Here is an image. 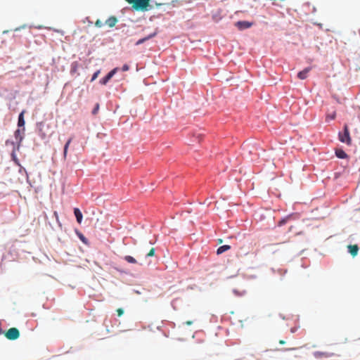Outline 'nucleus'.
<instances>
[{
	"mask_svg": "<svg viewBox=\"0 0 360 360\" xmlns=\"http://www.w3.org/2000/svg\"><path fill=\"white\" fill-rule=\"evenodd\" d=\"M169 5L166 4H153V9H150L151 15L150 16V20H161L165 19L164 16L169 14L167 11V8Z\"/></svg>",
	"mask_w": 360,
	"mask_h": 360,
	"instance_id": "nucleus-1",
	"label": "nucleus"
},
{
	"mask_svg": "<svg viewBox=\"0 0 360 360\" xmlns=\"http://www.w3.org/2000/svg\"><path fill=\"white\" fill-rule=\"evenodd\" d=\"M132 8L138 11H148L153 9L152 0H125Z\"/></svg>",
	"mask_w": 360,
	"mask_h": 360,
	"instance_id": "nucleus-2",
	"label": "nucleus"
},
{
	"mask_svg": "<svg viewBox=\"0 0 360 360\" xmlns=\"http://www.w3.org/2000/svg\"><path fill=\"white\" fill-rule=\"evenodd\" d=\"M339 139L340 141L342 143H345L347 145L351 144L352 140L349 136V129L347 125H345L344 127V132L339 134Z\"/></svg>",
	"mask_w": 360,
	"mask_h": 360,
	"instance_id": "nucleus-3",
	"label": "nucleus"
},
{
	"mask_svg": "<svg viewBox=\"0 0 360 360\" xmlns=\"http://www.w3.org/2000/svg\"><path fill=\"white\" fill-rule=\"evenodd\" d=\"M5 336L10 340H15L19 338L20 332L16 328H11L6 332Z\"/></svg>",
	"mask_w": 360,
	"mask_h": 360,
	"instance_id": "nucleus-4",
	"label": "nucleus"
},
{
	"mask_svg": "<svg viewBox=\"0 0 360 360\" xmlns=\"http://www.w3.org/2000/svg\"><path fill=\"white\" fill-rule=\"evenodd\" d=\"M117 70V68H115L113 70H112L110 72L108 73V75L105 77L101 79L100 83L103 85H105L108 82V81L115 75Z\"/></svg>",
	"mask_w": 360,
	"mask_h": 360,
	"instance_id": "nucleus-5",
	"label": "nucleus"
},
{
	"mask_svg": "<svg viewBox=\"0 0 360 360\" xmlns=\"http://www.w3.org/2000/svg\"><path fill=\"white\" fill-rule=\"evenodd\" d=\"M157 32H158V30L157 29H155L153 30V32H152L151 33H150L149 34H148L146 37L142 38V39H140L139 40H138L136 42V45H140L141 44H143V42H145L146 41L151 39L152 37H155L156 34H157Z\"/></svg>",
	"mask_w": 360,
	"mask_h": 360,
	"instance_id": "nucleus-6",
	"label": "nucleus"
},
{
	"mask_svg": "<svg viewBox=\"0 0 360 360\" xmlns=\"http://www.w3.org/2000/svg\"><path fill=\"white\" fill-rule=\"evenodd\" d=\"M347 249L352 257L356 256L359 250L357 245H349Z\"/></svg>",
	"mask_w": 360,
	"mask_h": 360,
	"instance_id": "nucleus-7",
	"label": "nucleus"
},
{
	"mask_svg": "<svg viewBox=\"0 0 360 360\" xmlns=\"http://www.w3.org/2000/svg\"><path fill=\"white\" fill-rule=\"evenodd\" d=\"M333 356V353L316 352H314V356L316 358H328Z\"/></svg>",
	"mask_w": 360,
	"mask_h": 360,
	"instance_id": "nucleus-8",
	"label": "nucleus"
},
{
	"mask_svg": "<svg viewBox=\"0 0 360 360\" xmlns=\"http://www.w3.org/2000/svg\"><path fill=\"white\" fill-rule=\"evenodd\" d=\"M74 214L75 215L77 223L80 224L82 221V218H83V216H82V214L79 208H75Z\"/></svg>",
	"mask_w": 360,
	"mask_h": 360,
	"instance_id": "nucleus-9",
	"label": "nucleus"
},
{
	"mask_svg": "<svg viewBox=\"0 0 360 360\" xmlns=\"http://www.w3.org/2000/svg\"><path fill=\"white\" fill-rule=\"evenodd\" d=\"M310 70H311L310 68H307L304 70H303L302 71H300V72H298V74H297L298 78L300 79H306L307 77V74L310 71Z\"/></svg>",
	"mask_w": 360,
	"mask_h": 360,
	"instance_id": "nucleus-10",
	"label": "nucleus"
},
{
	"mask_svg": "<svg viewBox=\"0 0 360 360\" xmlns=\"http://www.w3.org/2000/svg\"><path fill=\"white\" fill-rule=\"evenodd\" d=\"M72 141V138L70 137V139H68V140L67 141V142L65 143V144L64 146V150H63L64 159H66V158H67L68 150L69 146H70Z\"/></svg>",
	"mask_w": 360,
	"mask_h": 360,
	"instance_id": "nucleus-11",
	"label": "nucleus"
},
{
	"mask_svg": "<svg viewBox=\"0 0 360 360\" xmlns=\"http://www.w3.org/2000/svg\"><path fill=\"white\" fill-rule=\"evenodd\" d=\"M25 112V110H22L20 115H19V117H18V127H24L25 125V120H24V114Z\"/></svg>",
	"mask_w": 360,
	"mask_h": 360,
	"instance_id": "nucleus-12",
	"label": "nucleus"
},
{
	"mask_svg": "<svg viewBox=\"0 0 360 360\" xmlns=\"http://www.w3.org/2000/svg\"><path fill=\"white\" fill-rule=\"evenodd\" d=\"M230 249H231V246L228 245H224L220 246L217 250V255L222 254L223 252H224Z\"/></svg>",
	"mask_w": 360,
	"mask_h": 360,
	"instance_id": "nucleus-13",
	"label": "nucleus"
},
{
	"mask_svg": "<svg viewBox=\"0 0 360 360\" xmlns=\"http://www.w3.org/2000/svg\"><path fill=\"white\" fill-rule=\"evenodd\" d=\"M335 155L338 158L345 159L347 157V153L342 149L336 150Z\"/></svg>",
	"mask_w": 360,
	"mask_h": 360,
	"instance_id": "nucleus-14",
	"label": "nucleus"
},
{
	"mask_svg": "<svg viewBox=\"0 0 360 360\" xmlns=\"http://www.w3.org/2000/svg\"><path fill=\"white\" fill-rule=\"evenodd\" d=\"M15 139L18 141V143H20L22 141L23 136H22L21 131L20 129H17L15 131Z\"/></svg>",
	"mask_w": 360,
	"mask_h": 360,
	"instance_id": "nucleus-15",
	"label": "nucleus"
},
{
	"mask_svg": "<svg viewBox=\"0 0 360 360\" xmlns=\"http://www.w3.org/2000/svg\"><path fill=\"white\" fill-rule=\"evenodd\" d=\"M238 30H243L251 27L252 24H236Z\"/></svg>",
	"mask_w": 360,
	"mask_h": 360,
	"instance_id": "nucleus-16",
	"label": "nucleus"
},
{
	"mask_svg": "<svg viewBox=\"0 0 360 360\" xmlns=\"http://www.w3.org/2000/svg\"><path fill=\"white\" fill-rule=\"evenodd\" d=\"M124 259L128 263H131V264H136L137 263V261L133 257H131L130 255L125 256Z\"/></svg>",
	"mask_w": 360,
	"mask_h": 360,
	"instance_id": "nucleus-17",
	"label": "nucleus"
},
{
	"mask_svg": "<svg viewBox=\"0 0 360 360\" xmlns=\"http://www.w3.org/2000/svg\"><path fill=\"white\" fill-rule=\"evenodd\" d=\"M117 19L116 18V17L111 16L108 20H106L105 22L112 23V22H117Z\"/></svg>",
	"mask_w": 360,
	"mask_h": 360,
	"instance_id": "nucleus-18",
	"label": "nucleus"
},
{
	"mask_svg": "<svg viewBox=\"0 0 360 360\" xmlns=\"http://www.w3.org/2000/svg\"><path fill=\"white\" fill-rule=\"evenodd\" d=\"M98 110H99V104L98 103H96L94 108L92 110V114L93 115H96L98 112Z\"/></svg>",
	"mask_w": 360,
	"mask_h": 360,
	"instance_id": "nucleus-19",
	"label": "nucleus"
},
{
	"mask_svg": "<svg viewBox=\"0 0 360 360\" xmlns=\"http://www.w3.org/2000/svg\"><path fill=\"white\" fill-rule=\"evenodd\" d=\"M99 74H100V70H97L96 72H95L92 76L91 81V82L94 81L98 77Z\"/></svg>",
	"mask_w": 360,
	"mask_h": 360,
	"instance_id": "nucleus-20",
	"label": "nucleus"
},
{
	"mask_svg": "<svg viewBox=\"0 0 360 360\" xmlns=\"http://www.w3.org/2000/svg\"><path fill=\"white\" fill-rule=\"evenodd\" d=\"M155 255V248H152L148 253L146 255L147 257H153Z\"/></svg>",
	"mask_w": 360,
	"mask_h": 360,
	"instance_id": "nucleus-21",
	"label": "nucleus"
},
{
	"mask_svg": "<svg viewBox=\"0 0 360 360\" xmlns=\"http://www.w3.org/2000/svg\"><path fill=\"white\" fill-rule=\"evenodd\" d=\"M117 313L118 316H121L124 314V310L122 308H119L117 309Z\"/></svg>",
	"mask_w": 360,
	"mask_h": 360,
	"instance_id": "nucleus-22",
	"label": "nucleus"
},
{
	"mask_svg": "<svg viewBox=\"0 0 360 360\" xmlns=\"http://www.w3.org/2000/svg\"><path fill=\"white\" fill-rule=\"evenodd\" d=\"M286 221H287V218L286 219H283L282 220H281L278 222V226H281L283 225L284 224H285Z\"/></svg>",
	"mask_w": 360,
	"mask_h": 360,
	"instance_id": "nucleus-23",
	"label": "nucleus"
},
{
	"mask_svg": "<svg viewBox=\"0 0 360 360\" xmlns=\"http://www.w3.org/2000/svg\"><path fill=\"white\" fill-rule=\"evenodd\" d=\"M129 67L127 64L124 65L122 68V71H124V72L129 70Z\"/></svg>",
	"mask_w": 360,
	"mask_h": 360,
	"instance_id": "nucleus-24",
	"label": "nucleus"
},
{
	"mask_svg": "<svg viewBox=\"0 0 360 360\" xmlns=\"http://www.w3.org/2000/svg\"><path fill=\"white\" fill-rule=\"evenodd\" d=\"M192 323H193V321H188L186 322V324L188 325V326H190Z\"/></svg>",
	"mask_w": 360,
	"mask_h": 360,
	"instance_id": "nucleus-25",
	"label": "nucleus"
},
{
	"mask_svg": "<svg viewBox=\"0 0 360 360\" xmlns=\"http://www.w3.org/2000/svg\"><path fill=\"white\" fill-rule=\"evenodd\" d=\"M335 114H333V115H330V119L333 120V119L335 118ZM328 117H329V116H328V117H327V119H328Z\"/></svg>",
	"mask_w": 360,
	"mask_h": 360,
	"instance_id": "nucleus-26",
	"label": "nucleus"
},
{
	"mask_svg": "<svg viewBox=\"0 0 360 360\" xmlns=\"http://www.w3.org/2000/svg\"><path fill=\"white\" fill-rule=\"evenodd\" d=\"M42 27H43V26H42L41 25H38V26H35V27H34V28H37V29H41V28H42Z\"/></svg>",
	"mask_w": 360,
	"mask_h": 360,
	"instance_id": "nucleus-27",
	"label": "nucleus"
},
{
	"mask_svg": "<svg viewBox=\"0 0 360 360\" xmlns=\"http://www.w3.org/2000/svg\"><path fill=\"white\" fill-rule=\"evenodd\" d=\"M279 343H280L281 345H283V344H285V341H284V340H280V341H279Z\"/></svg>",
	"mask_w": 360,
	"mask_h": 360,
	"instance_id": "nucleus-28",
	"label": "nucleus"
},
{
	"mask_svg": "<svg viewBox=\"0 0 360 360\" xmlns=\"http://www.w3.org/2000/svg\"><path fill=\"white\" fill-rule=\"evenodd\" d=\"M109 25H110V27H114L115 25V24H109Z\"/></svg>",
	"mask_w": 360,
	"mask_h": 360,
	"instance_id": "nucleus-29",
	"label": "nucleus"
},
{
	"mask_svg": "<svg viewBox=\"0 0 360 360\" xmlns=\"http://www.w3.org/2000/svg\"><path fill=\"white\" fill-rule=\"evenodd\" d=\"M80 238H81L83 241H84V237L83 236H82L80 237Z\"/></svg>",
	"mask_w": 360,
	"mask_h": 360,
	"instance_id": "nucleus-30",
	"label": "nucleus"
},
{
	"mask_svg": "<svg viewBox=\"0 0 360 360\" xmlns=\"http://www.w3.org/2000/svg\"><path fill=\"white\" fill-rule=\"evenodd\" d=\"M95 22L98 23V22H100V20H96V21Z\"/></svg>",
	"mask_w": 360,
	"mask_h": 360,
	"instance_id": "nucleus-31",
	"label": "nucleus"
},
{
	"mask_svg": "<svg viewBox=\"0 0 360 360\" xmlns=\"http://www.w3.org/2000/svg\"><path fill=\"white\" fill-rule=\"evenodd\" d=\"M96 25H98V27H101V24L96 23Z\"/></svg>",
	"mask_w": 360,
	"mask_h": 360,
	"instance_id": "nucleus-32",
	"label": "nucleus"
},
{
	"mask_svg": "<svg viewBox=\"0 0 360 360\" xmlns=\"http://www.w3.org/2000/svg\"><path fill=\"white\" fill-rule=\"evenodd\" d=\"M222 242V240L221 239H219V243H221Z\"/></svg>",
	"mask_w": 360,
	"mask_h": 360,
	"instance_id": "nucleus-33",
	"label": "nucleus"
}]
</instances>
